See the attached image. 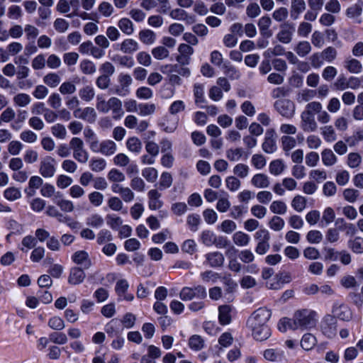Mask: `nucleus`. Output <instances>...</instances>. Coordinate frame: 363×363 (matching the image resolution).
Returning <instances> with one entry per match:
<instances>
[{"label": "nucleus", "mask_w": 363, "mask_h": 363, "mask_svg": "<svg viewBox=\"0 0 363 363\" xmlns=\"http://www.w3.org/2000/svg\"><path fill=\"white\" fill-rule=\"evenodd\" d=\"M162 194L157 189H151L147 192L148 206L151 210L160 208L163 202L160 200Z\"/></svg>", "instance_id": "obj_13"}, {"label": "nucleus", "mask_w": 363, "mask_h": 363, "mask_svg": "<svg viewBox=\"0 0 363 363\" xmlns=\"http://www.w3.org/2000/svg\"><path fill=\"white\" fill-rule=\"evenodd\" d=\"M251 183L256 188L267 189L270 185V180L267 175L259 173L252 177Z\"/></svg>", "instance_id": "obj_18"}, {"label": "nucleus", "mask_w": 363, "mask_h": 363, "mask_svg": "<svg viewBox=\"0 0 363 363\" xmlns=\"http://www.w3.org/2000/svg\"><path fill=\"white\" fill-rule=\"evenodd\" d=\"M188 64L177 63L172 64V73L177 74L183 77H189L191 74V70L186 67Z\"/></svg>", "instance_id": "obj_34"}, {"label": "nucleus", "mask_w": 363, "mask_h": 363, "mask_svg": "<svg viewBox=\"0 0 363 363\" xmlns=\"http://www.w3.org/2000/svg\"><path fill=\"white\" fill-rule=\"evenodd\" d=\"M188 345L190 349L195 352L202 350L206 345L204 339L199 335H191L189 339Z\"/></svg>", "instance_id": "obj_24"}, {"label": "nucleus", "mask_w": 363, "mask_h": 363, "mask_svg": "<svg viewBox=\"0 0 363 363\" xmlns=\"http://www.w3.org/2000/svg\"><path fill=\"white\" fill-rule=\"evenodd\" d=\"M271 311L266 308H259L248 318L247 327L257 341H264L271 336V330L267 324Z\"/></svg>", "instance_id": "obj_1"}, {"label": "nucleus", "mask_w": 363, "mask_h": 363, "mask_svg": "<svg viewBox=\"0 0 363 363\" xmlns=\"http://www.w3.org/2000/svg\"><path fill=\"white\" fill-rule=\"evenodd\" d=\"M237 228L236 223L231 220H225L218 226V229L222 232L230 234L234 232Z\"/></svg>", "instance_id": "obj_58"}, {"label": "nucleus", "mask_w": 363, "mask_h": 363, "mask_svg": "<svg viewBox=\"0 0 363 363\" xmlns=\"http://www.w3.org/2000/svg\"><path fill=\"white\" fill-rule=\"evenodd\" d=\"M75 118L93 123L96 121L97 114L95 109L92 107H86L84 108H78L74 111Z\"/></svg>", "instance_id": "obj_8"}, {"label": "nucleus", "mask_w": 363, "mask_h": 363, "mask_svg": "<svg viewBox=\"0 0 363 363\" xmlns=\"http://www.w3.org/2000/svg\"><path fill=\"white\" fill-rule=\"evenodd\" d=\"M216 235L211 230H206L202 231L200 239L201 242L207 246L210 247L214 245L216 242Z\"/></svg>", "instance_id": "obj_37"}, {"label": "nucleus", "mask_w": 363, "mask_h": 363, "mask_svg": "<svg viewBox=\"0 0 363 363\" xmlns=\"http://www.w3.org/2000/svg\"><path fill=\"white\" fill-rule=\"evenodd\" d=\"M264 358L272 362H281L285 358L284 352L279 349L269 348L263 352Z\"/></svg>", "instance_id": "obj_12"}, {"label": "nucleus", "mask_w": 363, "mask_h": 363, "mask_svg": "<svg viewBox=\"0 0 363 363\" xmlns=\"http://www.w3.org/2000/svg\"><path fill=\"white\" fill-rule=\"evenodd\" d=\"M152 55L156 60H162L169 55V50L164 46H157L152 50Z\"/></svg>", "instance_id": "obj_50"}, {"label": "nucleus", "mask_w": 363, "mask_h": 363, "mask_svg": "<svg viewBox=\"0 0 363 363\" xmlns=\"http://www.w3.org/2000/svg\"><path fill=\"white\" fill-rule=\"evenodd\" d=\"M104 220L101 216L94 213L86 218V225L94 228H101L104 225Z\"/></svg>", "instance_id": "obj_44"}, {"label": "nucleus", "mask_w": 363, "mask_h": 363, "mask_svg": "<svg viewBox=\"0 0 363 363\" xmlns=\"http://www.w3.org/2000/svg\"><path fill=\"white\" fill-rule=\"evenodd\" d=\"M269 209L274 214L284 215L287 211V206L284 201L277 200L271 203Z\"/></svg>", "instance_id": "obj_39"}, {"label": "nucleus", "mask_w": 363, "mask_h": 363, "mask_svg": "<svg viewBox=\"0 0 363 363\" xmlns=\"http://www.w3.org/2000/svg\"><path fill=\"white\" fill-rule=\"evenodd\" d=\"M250 171V167L243 163L237 164L233 168V174L241 179L247 177Z\"/></svg>", "instance_id": "obj_53"}, {"label": "nucleus", "mask_w": 363, "mask_h": 363, "mask_svg": "<svg viewBox=\"0 0 363 363\" xmlns=\"http://www.w3.org/2000/svg\"><path fill=\"white\" fill-rule=\"evenodd\" d=\"M348 247L354 253H363V238L361 237H355L348 241Z\"/></svg>", "instance_id": "obj_33"}, {"label": "nucleus", "mask_w": 363, "mask_h": 363, "mask_svg": "<svg viewBox=\"0 0 363 363\" xmlns=\"http://www.w3.org/2000/svg\"><path fill=\"white\" fill-rule=\"evenodd\" d=\"M56 161L51 156H45L40 160L39 164V173L44 178L52 177L56 172Z\"/></svg>", "instance_id": "obj_5"}, {"label": "nucleus", "mask_w": 363, "mask_h": 363, "mask_svg": "<svg viewBox=\"0 0 363 363\" xmlns=\"http://www.w3.org/2000/svg\"><path fill=\"white\" fill-rule=\"evenodd\" d=\"M301 127L305 132H314L318 128V124L314 116L308 115L304 112L301 114Z\"/></svg>", "instance_id": "obj_10"}, {"label": "nucleus", "mask_w": 363, "mask_h": 363, "mask_svg": "<svg viewBox=\"0 0 363 363\" xmlns=\"http://www.w3.org/2000/svg\"><path fill=\"white\" fill-rule=\"evenodd\" d=\"M315 313L314 311L303 309L294 313L293 323L294 330L298 329H307L315 325Z\"/></svg>", "instance_id": "obj_2"}, {"label": "nucleus", "mask_w": 363, "mask_h": 363, "mask_svg": "<svg viewBox=\"0 0 363 363\" xmlns=\"http://www.w3.org/2000/svg\"><path fill=\"white\" fill-rule=\"evenodd\" d=\"M281 147L286 155H289V152L296 147V140L294 138L284 135L281 138Z\"/></svg>", "instance_id": "obj_30"}, {"label": "nucleus", "mask_w": 363, "mask_h": 363, "mask_svg": "<svg viewBox=\"0 0 363 363\" xmlns=\"http://www.w3.org/2000/svg\"><path fill=\"white\" fill-rule=\"evenodd\" d=\"M285 166L281 160H273L269 164V172L275 176L281 174Z\"/></svg>", "instance_id": "obj_54"}, {"label": "nucleus", "mask_w": 363, "mask_h": 363, "mask_svg": "<svg viewBox=\"0 0 363 363\" xmlns=\"http://www.w3.org/2000/svg\"><path fill=\"white\" fill-rule=\"evenodd\" d=\"M13 103L16 106L18 107H26L28 106L30 101V96L25 93H20L13 96Z\"/></svg>", "instance_id": "obj_43"}, {"label": "nucleus", "mask_w": 363, "mask_h": 363, "mask_svg": "<svg viewBox=\"0 0 363 363\" xmlns=\"http://www.w3.org/2000/svg\"><path fill=\"white\" fill-rule=\"evenodd\" d=\"M79 95L83 101H90L94 99L95 91L92 86L88 85L84 86L79 91Z\"/></svg>", "instance_id": "obj_48"}, {"label": "nucleus", "mask_w": 363, "mask_h": 363, "mask_svg": "<svg viewBox=\"0 0 363 363\" xmlns=\"http://www.w3.org/2000/svg\"><path fill=\"white\" fill-rule=\"evenodd\" d=\"M323 109L322 104L318 101H312L308 103L306 106L305 111L303 112L314 116V114H318L319 112H320V110Z\"/></svg>", "instance_id": "obj_59"}, {"label": "nucleus", "mask_w": 363, "mask_h": 363, "mask_svg": "<svg viewBox=\"0 0 363 363\" xmlns=\"http://www.w3.org/2000/svg\"><path fill=\"white\" fill-rule=\"evenodd\" d=\"M79 69L83 74L91 75L96 72V67L92 61L83 60L79 64Z\"/></svg>", "instance_id": "obj_35"}, {"label": "nucleus", "mask_w": 363, "mask_h": 363, "mask_svg": "<svg viewBox=\"0 0 363 363\" xmlns=\"http://www.w3.org/2000/svg\"><path fill=\"white\" fill-rule=\"evenodd\" d=\"M344 67L350 73L359 74L362 70V65L361 62L352 57H347L344 61Z\"/></svg>", "instance_id": "obj_20"}, {"label": "nucleus", "mask_w": 363, "mask_h": 363, "mask_svg": "<svg viewBox=\"0 0 363 363\" xmlns=\"http://www.w3.org/2000/svg\"><path fill=\"white\" fill-rule=\"evenodd\" d=\"M52 134L60 139H65L67 136V130L62 124L56 123L51 127Z\"/></svg>", "instance_id": "obj_60"}, {"label": "nucleus", "mask_w": 363, "mask_h": 363, "mask_svg": "<svg viewBox=\"0 0 363 363\" xmlns=\"http://www.w3.org/2000/svg\"><path fill=\"white\" fill-rule=\"evenodd\" d=\"M232 306L230 305H222L218 307V320L223 325H228L231 321Z\"/></svg>", "instance_id": "obj_17"}, {"label": "nucleus", "mask_w": 363, "mask_h": 363, "mask_svg": "<svg viewBox=\"0 0 363 363\" xmlns=\"http://www.w3.org/2000/svg\"><path fill=\"white\" fill-rule=\"evenodd\" d=\"M206 290L204 286L198 285L194 287L185 286L182 289L179 293L180 298L184 301H191L194 298H205Z\"/></svg>", "instance_id": "obj_3"}, {"label": "nucleus", "mask_w": 363, "mask_h": 363, "mask_svg": "<svg viewBox=\"0 0 363 363\" xmlns=\"http://www.w3.org/2000/svg\"><path fill=\"white\" fill-rule=\"evenodd\" d=\"M315 90L303 89L298 93L296 100L298 103L307 102L313 99L315 96Z\"/></svg>", "instance_id": "obj_42"}, {"label": "nucleus", "mask_w": 363, "mask_h": 363, "mask_svg": "<svg viewBox=\"0 0 363 363\" xmlns=\"http://www.w3.org/2000/svg\"><path fill=\"white\" fill-rule=\"evenodd\" d=\"M306 9V3L304 0H292L291 7V17L296 20L300 13Z\"/></svg>", "instance_id": "obj_25"}, {"label": "nucleus", "mask_w": 363, "mask_h": 363, "mask_svg": "<svg viewBox=\"0 0 363 363\" xmlns=\"http://www.w3.org/2000/svg\"><path fill=\"white\" fill-rule=\"evenodd\" d=\"M315 344L316 338L311 333L305 334L301 340V346L305 350H311Z\"/></svg>", "instance_id": "obj_41"}, {"label": "nucleus", "mask_w": 363, "mask_h": 363, "mask_svg": "<svg viewBox=\"0 0 363 363\" xmlns=\"http://www.w3.org/2000/svg\"><path fill=\"white\" fill-rule=\"evenodd\" d=\"M116 151V144L111 140H104L100 143V153L106 156L113 155Z\"/></svg>", "instance_id": "obj_26"}, {"label": "nucleus", "mask_w": 363, "mask_h": 363, "mask_svg": "<svg viewBox=\"0 0 363 363\" xmlns=\"http://www.w3.org/2000/svg\"><path fill=\"white\" fill-rule=\"evenodd\" d=\"M38 13L39 18L35 21V23L38 26H45V23L44 21L50 18L51 16V10L48 7L40 6L38 9Z\"/></svg>", "instance_id": "obj_36"}, {"label": "nucleus", "mask_w": 363, "mask_h": 363, "mask_svg": "<svg viewBox=\"0 0 363 363\" xmlns=\"http://www.w3.org/2000/svg\"><path fill=\"white\" fill-rule=\"evenodd\" d=\"M142 176L148 182H156L158 177L157 170L154 167H146L142 170Z\"/></svg>", "instance_id": "obj_52"}, {"label": "nucleus", "mask_w": 363, "mask_h": 363, "mask_svg": "<svg viewBox=\"0 0 363 363\" xmlns=\"http://www.w3.org/2000/svg\"><path fill=\"white\" fill-rule=\"evenodd\" d=\"M307 199L301 195H296L291 201L292 208L297 212H302L306 207Z\"/></svg>", "instance_id": "obj_40"}, {"label": "nucleus", "mask_w": 363, "mask_h": 363, "mask_svg": "<svg viewBox=\"0 0 363 363\" xmlns=\"http://www.w3.org/2000/svg\"><path fill=\"white\" fill-rule=\"evenodd\" d=\"M322 161L325 166H333L337 162V157L330 149H325L321 152Z\"/></svg>", "instance_id": "obj_38"}, {"label": "nucleus", "mask_w": 363, "mask_h": 363, "mask_svg": "<svg viewBox=\"0 0 363 363\" xmlns=\"http://www.w3.org/2000/svg\"><path fill=\"white\" fill-rule=\"evenodd\" d=\"M106 167V162L103 158H94L90 161L89 167L95 172H102Z\"/></svg>", "instance_id": "obj_49"}, {"label": "nucleus", "mask_w": 363, "mask_h": 363, "mask_svg": "<svg viewBox=\"0 0 363 363\" xmlns=\"http://www.w3.org/2000/svg\"><path fill=\"white\" fill-rule=\"evenodd\" d=\"M73 261L87 269L91 266V261L89 255L84 250L76 252L72 256Z\"/></svg>", "instance_id": "obj_22"}, {"label": "nucleus", "mask_w": 363, "mask_h": 363, "mask_svg": "<svg viewBox=\"0 0 363 363\" xmlns=\"http://www.w3.org/2000/svg\"><path fill=\"white\" fill-rule=\"evenodd\" d=\"M119 29L125 34L130 35L134 32L133 22L128 18H122L118 22Z\"/></svg>", "instance_id": "obj_28"}, {"label": "nucleus", "mask_w": 363, "mask_h": 363, "mask_svg": "<svg viewBox=\"0 0 363 363\" xmlns=\"http://www.w3.org/2000/svg\"><path fill=\"white\" fill-rule=\"evenodd\" d=\"M119 47L120 50L125 54H132L139 49L138 43L131 38L124 40Z\"/></svg>", "instance_id": "obj_19"}, {"label": "nucleus", "mask_w": 363, "mask_h": 363, "mask_svg": "<svg viewBox=\"0 0 363 363\" xmlns=\"http://www.w3.org/2000/svg\"><path fill=\"white\" fill-rule=\"evenodd\" d=\"M40 194L44 197H52L54 196V199H57L62 197V194L60 191H56L55 188L53 185L46 183L43 185L40 189Z\"/></svg>", "instance_id": "obj_27"}, {"label": "nucleus", "mask_w": 363, "mask_h": 363, "mask_svg": "<svg viewBox=\"0 0 363 363\" xmlns=\"http://www.w3.org/2000/svg\"><path fill=\"white\" fill-rule=\"evenodd\" d=\"M294 50L300 57H305L311 52V46L308 41H301L297 44Z\"/></svg>", "instance_id": "obj_51"}, {"label": "nucleus", "mask_w": 363, "mask_h": 363, "mask_svg": "<svg viewBox=\"0 0 363 363\" xmlns=\"http://www.w3.org/2000/svg\"><path fill=\"white\" fill-rule=\"evenodd\" d=\"M88 199L91 205L98 207L104 202V195L99 191H92L88 195Z\"/></svg>", "instance_id": "obj_57"}, {"label": "nucleus", "mask_w": 363, "mask_h": 363, "mask_svg": "<svg viewBox=\"0 0 363 363\" xmlns=\"http://www.w3.org/2000/svg\"><path fill=\"white\" fill-rule=\"evenodd\" d=\"M156 106L154 104H139V115L142 116L152 115L155 113Z\"/></svg>", "instance_id": "obj_62"}, {"label": "nucleus", "mask_w": 363, "mask_h": 363, "mask_svg": "<svg viewBox=\"0 0 363 363\" xmlns=\"http://www.w3.org/2000/svg\"><path fill=\"white\" fill-rule=\"evenodd\" d=\"M320 129L321 134L325 141L332 143L336 140L337 135L332 125H325Z\"/></svg>", "instance_id": "obj_45"}, {"label": "nucleus", "mask_w": 363, "mask_h": 363, "mask_svg": "<svg viewBox=\"0 0 363 363\" xmlns=\"http://www.w3.org/2000/svg\"><path fill=\"white\" fill-rule=\"evenodd\" d=\"M127 148L135 153H139L142 149V143L137 137H131L126 142Z\"/></svg>", "instance_id": "obj_47"}, {"label": "nucleus", "mask_w": 363, "mask_h": 363, "mask_svg": "<svg viewBox=\"0 0 363 363\" xmlns=\"http://www.w3.org/2000/svg\"><path fill=\"white\" fill-rule=\"evenodd\" d=\"M261 13V9L259 5L255 3H250L246 7V15L250 18H255Z\"/></svg>", "instance_id": "obj_64"}, {"label": "nucleus", "mask_w": 363, "mask_h": 363, "mask_svg": "<svg viewBox=\"0 0 363 363\" xmlns=\"http://www.w3.org/2000/svg\"><path fill=\"white\" fill-rule=\"evenodd\" d=\"M139 39L146 45H152L156 40V34L151 30H142L139 33Z\"/></svg>", "instance_id": "obj_32"}, {"label": "nucleus", "mask_w": 363, "mask_h": 363, "mask_svg": "<svg viewBox=\"0 0 363 363\" xmlns=\"http://www.w3.org/2000/svg\"><path fill=\"white\" fill-rule=\"evenodd\" d=\"M333 313L338 318L349 321L352 318L350 309L345 305L335 306L333 307Z\"/></svg>", "instance_id": "obj_21"}, {"label": "nucleus", "mask_w": 363, "mask_h": 363, "mask_svg": "<svg viewBox=\"0 0 363 363\" xmlns=\"http://www.w3.org/2000/svg\"><path fill=\"white\" fill-rule=\"evenodd\" d=\"M53 201L62 211L65 213H71L74 209L73 202L69 200L63 199L62 196L57 198V199H53Z\"/></svg>", "instance_id": "obj_31"}, {"label": "nucleus", "mask_w": 363, "mask_h": 363, "mask_svg": "<svg viewBox=\"0 0 363 363\" xmlns=\"http://www.w3.org/2000/svg\"><path fill=\"white\" fill-rule=\"evenodd\" d=\"M294 32V24L289 21H285L280 25V30L277 34V38L279 42L288 44L291 43Z\"/></svg>", "instance_id": "obj_6"}, {"label": "nucleus", "mask_w": 363, "mask_h": 363, "mask_svg": "<svg viewBox=\"0 0 363 363\" xmlns=\"http://www.w3.org/2000/svg\"><path fill=\"white\" fill-rule=\"evenodd\" d=\"M250 240V236L242 231L236 232L233 235V241L234 244L238 247L247 246Z\"/></svg>", "instance_id": "obj_29"}, {"label": "nucleus", "mask_w": 363, "mask_h": 363, "mask_svg": "<svg viewBox=\"0 0 363 363\" xmlns=\"http://www.w3.org/2000/svg\"><path fill=\"white\" fill-rule=\"evenodd\" d=\"M275 110L282 116L286 118H291L295 113L294 103L287 99H282L276 101L274 104Z\"/></svg>", "instance_id": "obj_4"}, {"label": "nucleus", "mask_w": 363, "mask_h": 363, "mask_svg": "<svg viewBox=\"0 0 363 363\" xmlns=\"http://www.w3.org/2000/svg\"><path fill=\"white\" fill-rule=\"evenodd\" d=\"M285 225V222L283 218L278 216H274L269 221V228L274 231L281 230Z\"/></svg>", "instance_id": "obj_56"}, {"label": "nucleus", "mask_w": 363, "mask_h": 363, "mask_svg": "<svg viewBox=\"0 0 363 363\" xmlns=\"http://www.w3.org/2000/svg\"><path fill=\"white\" fill-rule=\"evenodd\" d=\"M207 263L211 267H219L223 264L225 258L219 252H209L205 255Z\"/></svg>", "instance_id": "obj_16"}, {"label": "nucleus", "mask_w": 363, "mask_h": 363, "mask_svg": "<svg viewBox=\"0 0 363 363\" xmlns=\"http://www.w3.org/2000/svg\"><path fill=\"white\" fill-rule=\"evenodd\" d=\"M4 196L9 201H16L21 197V193L18 188L9 187L4 191Z\"/></svg>", "instance_id": "obj_63"}, {"label": "nucleus", "mask_w": 363, "mask_h": 363, "mask_svg": "<svg viewBox=\"0 0 363 363\" xmlns=\"http://www.w3.org/2000/svg\"><path fill=\"white\" fill-rule=\"evenodd\" d=\"M107 177L109 181L114 183L122 182L125 179L124 174L117 169H111Z\"/></svg>", "instance_id": "obj_61"}, {"label": "nucleus", "mask_w": 363, "mask_h": 363, "mask_svg": "<svg viewBox=\"0 0 363 363\" xmlns=\"http://www.w3.org/2000/svg\"><path fill=\"white\" fill-rule=\"evenodd\" d=\"M277 134L273 128L268 129L266 131L264 140L262 143V150L266 153H273L277 150Z\"/></svg>", "instance_id": "obj_7"}, {"label": "nucleus", "mask_w": 363, "mask_h": 363, "mask_svg": "<svg viewBox=\"0 0 363 363\" xmlns=\"http://www.w3.org/2000/svg\"><path fill=\"white\" fill-rule=\"evenodd\" d=\"M172 182L173 179L171 174L167 172H163L160 177L159 189L160 190L168 189L172 186Z\"/></svg>", "instance_id": "obj_55"}, {"label": "nucleus", "mask_w": 363, "mask_h": 363, "mask_svg": "<svg viewBox=\"0 0 363 363\" xmlns=\"http://www.w3.org/2000/svg\"><path fill=\"white\" fill-rule=\"evenodd\" d=\"M111 111L112 117L113 119H120L124 115V111L122 107V101L117 97H111L109 99L108 104V111Z\"/></svg>", "instance_id": "obj_11"}, {"label": "nucleus", "mask_w": 363, "mask_h": 363, "mask_svg": "<svg viewBox=\"0 0 363 363\" xmlns=\"http://www.w3.org/2000/svg\"><path fill=\"white\" fill-rule=\"evenodd\" d=\"M43 82L50 87L54 88L58 86L61 82L60 77L56 73H49L44 76Z\"/></svg>", "instance_id": "obj_46"}, {"label": "nucleus", "mask_w": 363, "mask_h": 363, "mask_svg": "<svg viewBox=\"0 0 363 363\" xmlns=\"http://www.w3.org/2000/svg\"><path fill=\"white\" fill-rule=\"evenodd\" d=\"M225 155L227 159L231 162H238L242 157H245V159L248 157L247 154L241 147L230 148L226 150Z\"/></svg>", "instance_id": "obj_23"}, {"label": "nucleus", "mask_w": 363, "mask_h": 363, "mask_svg": "<svg viewBox=\"0 0 363 363\" xmlns=\"http://www.w3.org/2000/svg\"><path fill=\"white\" fill-rule=\"evenodd\" d=\"M272 20L269 16H264L261 17L257 23L260 34L264 38H270L272 35V31L270 30Z\"/></svg>", "instance_id": "obj_15"}, {"label": "nucleus", "mask_w": 363, "mask_h": 363, "mask_svg": "<svg viewBox=\"0 0 363 363\" xmlns=\"http://www.w3.org/2000/svg\"><path fill=\"white\" fill-rule=\"evenodd\" d=\"M177 50L179 55L176 57V60L179 63L189 64L191 56L194 54V48L186 43H182L179 45Z\"/></svg>", "instance_id": "obj_9"}, {"label": "nucleus", "mask_w": 363, "mask_h": 363, "mask_svg": "<svg viewBox=\"0 0 363 363\" xmlns=\"http://www.w3.org/2000/svg\"><path fill=\"white\" fill-rule=\"evenodd\" d=\"M86 277V274L79 267H72L68 276V283L72 285H78L82 284Z\"/></svg>", "instance_id": "obj_14"}]
</instances>
